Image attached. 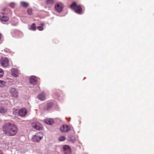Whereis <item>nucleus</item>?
<instances>
[{
  "mask_svg": "<svg viewBox=\"0 0 154 154\" xmlns=\"http://www.w3.org/2000/svg\"><path fill=\"white\" fill-rule=\"evenodd\" d=\"M3 131L6 135L13 136L17 133L18 128L14 124L10 122L5 123L2 127Z\"/></svg>",
  "mask_w": 154,
  "mask_h": 154,
  "instance_id": "1",
  "label": "nucleus"
},
{
  "mask_svg": "<svg viewBox=\"0 0 154 154\" xmlns=\"http://www.w3.org/2000/svg\"><path fill=\"white\" fill-rule=\"evenodd\" d=\"M71 9L73 10L75 13L81 14L82 12V9L79 5H77L75 2H73L70 5Z\"/></svg>",
  "mask_w": 154,
  "mask_h": 154,
  "instance_id": "2",
  "label": "nucleus"
},
{
  "mask_svg": "<svg viewBox=\"0 0 154 154\" xmlns=\"http://www.w3.org/2000/svg\"><path fill=\"white\" fill-rule=\"evenodd\" d=\"M1 64L3 67L8 66L9 65V61L7 58L2 57L1 58Z\"/></svg>",
  "mask_w": 154,
  "mask_h": 154,
  "instance_id": "3",
  "label": "nucleus"
},
{
  "mask_svg": "<svg viewBox=\"0 0 154 154\" xmlns=\"http://www.w3.org/2000/svg\"><path fill=\"white\" fill-rule=\"evenodd\" d=\"M32 125V127L36 130H41L43 128L42 125L38 123H33Z\"/></svg>",
  "mask_w": 154,
  "mask_h": 154,
  "instance_id": "4",
  "label": "nucleus"
},
{
  "mask_svg": "<svg viewBox=\"0 0 154 154\" xmlns=\"http://www.w3.org/2000/svg\"><path fill=\"white\" fill-rule=\"evenodd\" d=\"M70 129V127L66 125H64L60 128V131L63 133H65L69 131Z\"/></svg>",
  "mask_w": 154,
  "mask_h": 154,
  "instance_id": "5",
  "label": "nucleus"
},
{
  "mask_svg": "<svg viewBox=\"0 0 154 154\" xmlns=\"http://www.w3.org/2000/svg\"><path fill=\"white\" fill-rule=\"evenodd\" d=\"M63 151L65 154H70L71 153V151L69 147L67 145H64L63 147Z\"/></svg>",
  "mask_w": 154,
  "mask_h": 154,
  "instance_id": "6",
  "label": "nucleus"
},
{
  "mask_svg": "<svg viewBox=\"0 0 154 154\" xmlns=\"http://www.w3.org/2000/svg\"><path fill=\"white\" fill-rule=\"evenodd\" d=\"M27 113V110L25 108L20 109L18 111L19 116L21 117H24Z\"/></svg>",
  "mask_w": 154,
  "mask_h": 154,
  "instance_id": "7",
  "label": "nucleus"
},
{
  "mask_svg": "<svg viewBox=\"0 0 154 154\" xmlns=\"http://www.w3.org/2000/svg\"><path fill=\"white\" fill-rule=\"evenodd\" d=\"M29 80L30 84L35 85L36 84L37 78L35 76H32L29 78Z\"/></svg>",
  "mask_w": 154,
  "mask_h": 154,
  "instance_id": "8",
  "label": "nucleus"
},
{
  "mask_svg": "<svg viewBox=\"0 0 154 154\" xmlns=\"http://www.w3.org/2000/svg\"><path fill=\"white\" fill-rule=\"evenodd\" d=\"M0 19L2 21L6 22L8 21L9 17L4 14L1 13L0 14Z\"/></svg>",
  "mask_w": 154,
  "mask_h": 154,
  "instance_id": "9",
  "label": "nucleus"
},
{
  "mask_svg": "<svg viewBox=\"0 0 154 154\" xmlns=\"http://www.w3.org/2000/svg\"><path fill=\"white\" fill-rule=\"evenodd\" d=\"M10 93L11 95L14 97H17L18 96L17 91L14 88H11L10 90Z\"/></svg>",
  "mask_w": 154,
  "mask_h": 154,
  "instance_id": "10",
  "label": "nucleus"
},
{
  "mask_svg": "<svg viewBox=\"0 0 154 154\" xmlns=\"http://www.w3.org/2000/svg\"><path fill=\"white\" fill-rule=\"evenodd\" d=\"M42 138V137L38 135H35L32 138V141L34 142H37L39 141Z\"/></svg>",
  "mask_w": 154,
  "mask_h": 154,
  "instance_id": "11",
  "label": "nucleus"
},
{
  "mask_svg": "<svg viewBox=\"0 0 154 154\" xmlns=\"http://www.w3.org/2000/svg\"><path fill=\"white\" fill-rule=\"evenodd\" d=\"M11 72L12 75L15 77L18 76L19 74L17 70L14 68L11 69Z\"/></svg>",
  "mask_w": 154,
  "mask_h": 154,
  "instance_id": "12",
  "label": "nucleus"
},
{
  "mask_svg": "<svg viewBox=\"0 0 154 154\" xmlns=\"http://www.w3.org/2000/svg\"><path fill=\"white\" fill-rule=\"evenodd\" d=\"M37 97L41 100H44L46 99L45 94L44 92H42Z\"/></svg>",
  "mask_w": 154,
  "mask_h": 154,
  "instance_id": "13",
  "label": "nucleus"
},
{
  "mask_svg": "<svg viewBox=\"0 0 154 154\" xmlns=\"http://www.w3.org/2000/svg\"><path fill=\"white\" fill-rule=\"evenodd\" d=\"M8 111L7 109L5 107L0 106V113L4 114Z\"/></svg>",
  "mask_w": 154,
  "mask_h": 154,
  "instance_id": "14",
  "label": "nucleus"
},
{
  "mask_svg": "<svg viewBox=\"0 0 154 154\" xmlns=\"http://www.w3.org/2000/svg\"><path fill=\"white\" fill-rule=\"evenodd\" d=\"M45 122L47 124L51 125L54 123V121L53 119H47L45 120Z\"/></svg>",
  "mask_w": 154,
  "mask_h": 154,
  "instance_id": "15",
  "label": "nucleus"
},
{
  "mask_svg": "<svg viewBox=\"0 0 154 154\" xmlns=\"http://www.w3.org/2000/svg\"><path fill=\"white\" fill-rule=\"evenodd\" d=\"M64 7V5L62 3L58 2V13H60L62 11Z\"/></svg>",
  "mask_w": 154,
  "mask_h": 154,
  "instance_id": "16",
  "label": "nucleus"
},
{
  "mask_svg": "<svg viewBox=\"0 0 154 154\" xmlns=\"http://www.w3.org/2000/svg\"><path fill=\"white\" fill-rule=\"evenodd\" d=\"M36 29V27L35 26V23H32L29 28V29L30 30H32L33 31L35 30Z\"/></svg>",
  "mask_w": 154,
  "mask_h": 154,
  "instance_id": "17",
  "label": "nucleus"
},
{
  "mask_svg": "<svg viewBox=\"0 0 154 154\" xmlns=\"http://www.w3.org/2000/svg\"><path fill=\"white\" fill-rule=\"evenodd\" d=\"M20 5L22 7L26 8L28 6L29 4L27 2H20Z\"/></svg>",
  "mask_w": 154,
  "mask_h": 154,
  "instance_id": "18",
  "label": "nucleus"
},
{
  "mask_svg": "<svg viewBox=\"0 0 154 154\" xmlns=\"http://www.w3.org/2000/svg\"><path fill=\"white\" fill-rule=\"evenodd\" d=\"M54 2V0H47L46 3L48 5H52Z\"/></svg>",
  "mask_w": 154,
  "mask_h": 154,
  "instance_id": "19",
  "label": "nucleus"
},
{
  "mask_svg": "<svg viewBox=\"0 0 154 154\" xmlns=\"http://www.w3.org/2000/svg\"><path fill=\"white\" fill-rule=\"evenodd\" d=\"M66 137L64 136H62L60 137L59 139L58 140L60 141H64L66 140Z\"/></svg>",
  "mask_w": 154,
  "mask_h": 154,
  "instance_id": "20",
  "label": "nucleus"
},
{
  "mask_svg": "<svg viewBox=\"0 0 154 154\" xmlns=\"http://www.w3.org/2000/svg\"><path fill=\"white\" fill-rule=\"evenodd\" d=\"M5 84V82L3 80H0V87H2Z\"/></svg>",
  "mask_w": 154,
  "mask_h": 154,
  "instance_id": "21",
  "label": "nucleus"
},
{
  "mask_svg": "<svg viewBox=\"0 0 154 154\" xmlns=\"http://www.w3.org/2000/svg\"><path fill=\"white\" fill-rule=\"evenodd\" d=\"M70 140L72 142L74 143L76 140V138L74 136H72L70 137Z\"/></svg>",
  "mask_w": 154,
  "mask_h": 154,
  "instance_id": "22",
  "label": "nucleus"
},
{
  "mask_svg": "<svg viewBox=\"0 0 154 154\" xmlns=\"http://www.w3.org/2000/svg\"><path fill=\"white\" fill-rule=\"evenodd\" d=\"M4 75V71L3 70L0 68V78L2 77Z\"/></svg>",
  "mask_w": 154,
  "mask_h": 154,
  "instance_id": "23",
  "label": "nucleus"
},
{
  "mask_svg": "<svg viewBox=\"0 0 154 154\" xmlns=\"http://www.w3.org/2000/svg\"><path fill=\"white\" fill-rule=\"evenodd\" d=\"M9 5L12 8H14L15 6V4L14 3L12 2Z\"/></svg>",
  "mask_w": 154,
  "mask_h": 154,
  "instance_id": "24",
  "label": "nucleus"
},
{
  "mask_svg": "<svg viewBox=\"0 0 154 154\" xmlns=\"http://www.w3.org/2000/svg\"><path fill=\"white\" fill-rule=\"evenodd\" d=\"M27 12L29 15H31L32 14V10L30 8L28 9L27 10Z\"/></svg>",
  "mask_w": 154,
  "mask_h": 154,
  "instance_id": "25",
  "label": "nucleus"
},
{
  "mask_svg": "<svg viewBox=\"0 0 154 154\" xmlns=\"http://www.w3.org/2000/svg\"><path fill=\"white\" fill-rule=\"evenodd\" d=\"M37 28L40 31H42L43 29V27L42 26H38L37 27Z\"/></svg>",
  "mask_w": 154,
  "mask_h": 154,
  "instance_id": "26",
  "label": "nucleus"
},
{
  "mask_svg": "<svg viewBox=\"0 0 154 154\" xmlns=\"http://www.w3.org/2000/svg\"><path fill=\"white\" fill-rule=\"evenodd\" d=\"M55 9L57 11H58V4H56L55 5Z\"/></svg>",
  "mask_w": 154,
  "mask_h": 154,
  "instance_id": "27",
  "label": "nucleus"
},
{
  "mask_svg": "<svg viewBox=\"0 0 154 154\" xmlns=\"http://www.w3.org/2000/svg\"><path fill=\"white\" fill-rule=\"evenodd\" d=\"M40 25H41V26H42V27H43L45 24L44 23H41V24H40Z\"/></svg>",
  "mask_w": 154,
  "mask_h": 154,
  "instance_id": "28",
  "label": "nucleus"
},
{
  "mask_svg": "<svg viewBox=\"0 0 154 154\" xmlns=\"http://www.w3.org/2000/svg\"><path fill=\"white\" fill-rule=\"evenodd\" d=\"M2 38V35L1 33H0V41L1 40Z\"/></svg>",
  "mask_w": 154,
  "mask_h": 154,
  "instance_id": "29",
  "label": "nucleus"
},
{
  "mask_svg": "<svg viewBox=\"0 0 154 154\" xmlns=\"http://www.w3.org/2000/svg\"><path fill=\"white\" fill-rule=\"evenodd\" d=\"M0 154H3L2 150H0Z\"/></svg>",
  "mask_w": 154,
  "mask_h": 154,
  "instance_id": "30",
  "label": "nucleus"
},
{
  "mask_svg": "<svg viewBox=\"0 0 154 154\" xmlns=\"http://www.w3.org/2000/svg\"><path fill=\"white\" fill-rule=\"evenodd\" d=\"M51 107H49V106H48V109H49V108H51Z\"/></svg>",
  "mask_w": 154,
  "mask_h": 154,
  "instance_id": "31",
  "label": "nucleus"
},
{
  "mask_svg": "<svg viewBox=\"0 0 154 154\" xmlns=\"http://www.w3.org/2000/svg\"><path fill=\"white\" fill-rule=\"evenodd\" d=\"M0 64H1V59H0Z\"/></svg>",
  "mask_w": 154,
  "mask_h": 154,
  "instance_id": "32",
  "label": "nucleus"
}]
</instances>
